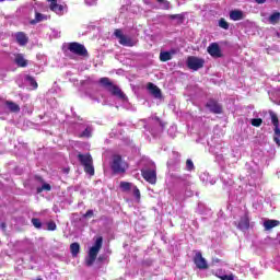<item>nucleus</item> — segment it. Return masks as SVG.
Returning <instances> with one entry per match:
<instances>
[{
	"label": "nucleus",
	"mask_w": 280,
	"mask_h": 280,
	"mask_svg": "<svg viewBox=\"0 0 280 280\" xmlns=\"http://www.w3.org/2000/svg\"><path fill=\"white\" fill-rule=\"evenodd\" d=\"M98 82L101 86H103V89H106V91L114 95V97H118V100H126V94L124 93V91H121L119 85L114 84L108 77L101 78Z\"/></svg>",
	"instance_id": "f257e3e1"
},
{
	"label": "nucleus",
	"mask_w": 280,
	"mask_h": 280,
	"mask_svg": "<svg viewBox=\"0 0 280 280\" xmlns=\"http://www.w3.org/2000/svg\"><path fill=\"white\" fill-rule=\"evenodd\" d=\"M77 159L81 163V165L84 167L85 174H89L90 176H95V167L93 166V156H91L90 153H86V154L79 153L77 155Z\"/></svg>",
	"instance_id": "f03ea898"
},
{
	"label": "nucleus",
	"mask_w": 280,
	"mask_h": 280,
	"mask_svg": "<svg viewBox=\"0 0 280 280\" xmlns=\"http://www.w3.org/2000/svg\"><path fill=\"white\" fill-rule=\"evenodd\" d=\"M104 244V237H96L94 245L89 250V259L86 260V266H91L95 264V259H97V255H100V250H102V246Z\"/></svg>",
	"instance_id": "7ed1b4c3"
},
{
	"label": "nucleus",
	"mask_w": 280,
	"mask_h": 280,
	"mask_svg": "<svg viewBox=\"0 0 280 280\" xmlns=\"http://www.w3.org/2000/svg\"><path fill=\"white\" fill-rule=\"evenodd\" d=\"M112 171L114 174H126V170H128V163L124 162V159L119 154L113 155Z\"/></svg>",
	"instance_id": "20e7f679"
},
{
	"label": "nucleus",
	"mask_w": 280,
	"mask_h": 280,
	"mask_svg": "<svg viewBox=\"0 0 280 280\" xmlns=\"http://www.w3.org/2000/svg\"><path fill=\"white\" fill-rule=\"evenodd\" d=\"M68 49L71 54H74V56H82L83 58H86V56H89V50H86V47L78 42L69 43Z\"/></svg>",
	"instance_id": "39448f33"
},
{
	"label": "nucleus",
	"mask_w": 280,
	"mask_h": 280,
	"mask_svg": "<svg viewBox=\"0 0 280 280\" xmlns=\"http://www.w3.org/2000/svg\"><path fill=\"white\" fill-rule=\"evenodd\" d=\"M271 117V124L273 126V141L280 148V128H279V116L272 110L269 112Z\"/></svg>",
	"instance_id": "423d86ee"
},
{
	"label": "nucleus",
	"mask_w": 280,
	"mask_h": 280,
	"mask_svg": "<svg viewBox=\"0 0 280 280\" xmlns=\"http://www.w3.org/2000/svg\"><path fill=\"white\" fill-rule=\"evenodd\" d=\"M186 65L188 69H191L192 71H198L199 69H202V67H205V59L196 56H189L187 58Z\"/></svg>",
	"instance_id": "0eeeda50"
},
{
	"label": "nucleus",
	"mask_w": 280,
	"mask_h": 280,
	"mask_svg": "<svg viewBox=\"0 0 280 280\" xmlns=\"http://www.w3.org/2000/svg\"><path fill=\"white\" fill-rule=\"evenodd\" d=\"M114 36L119 39V45H122V47H135V42L132 40V38L124 35L121 30L116 28L114 31Z\"/></svg>",
	"instance_id": "6e6552de"
},
{
	"label": "nucleus",
	"mask_w": 280,
	"mask_h": 280,
	"mask_svg": "<svg viewBox=\"0 0 280 280\" xmlns=\"http://www.w3.org/2000/svg\"><path fill=\"white\" fill-rule=\"evenodd\" d=\"M206 108H208V110L213 115H222L223 113L222 104H220L215 98L208 100Z\"/></svg>",
	"instance_id": "1a4fd4ad"
},
{
	"label": "nucleus",
	"mask_w": 280,
	"mask_h": 280,
	"mask_svg": "<svg viewBox=\"0 0 280 280\" xmlns=\"http://www.w3.org/2000/svg\"><path fill=\"white\" fill-rule=\"evenodd\" d=\"M234 225L238 231H248L250 229V217L248 215V212L241 217L238 222H234Z\"/></svg>",
	"instance_id": "9d476101"
},
{
	"label": "nucleus",
	"mask_w": 280,
	"mask_h": 280,
	"mask_svg": "<svg viewBox=\"0 0 280 280\" xmlns=\"http://www.w3.org/2000/svg\"><path fill=\"white\" fill-rule=\"evenodd\" d=\"M207 51L212 58H224V54H222V49L218 43H211L208 46Z\"/></svg>",
	"instance_id": "9b49d317"
},
{
	"label": "nucleus",
	"mask_w": 280,
	"mask_h": 280,
	"mask_svg": "<svg viewBox=\"0 0 280 280\" xmlns=\"http://www.w3.org/2000/svg\"><path fill=\"white\" fill-rule=\"evenodd\" d=\"M141 176L150 183V185H156V171L155 170H141Z\"/></svg>",
	"instance_id": "f8f14e48"
},
{
	"label": "nucleus",
	"mask_w": 280,
	"mask_h": 280,
	"mask_svg": "<svg viewBox=\"0 0 280 280\" xmlns=\"http://www.w3.org/2000/svg\"><path fill=\"white\" fill-rule=\"evenodd\" d=\"M194 262H195V266L199 270H207V268H209V265L207 264V259H205V257H202V253H200V252H198L195 255Z\"/></svg>",
	"instance_id": "ddd939ff"
},
{
	"label": "nucleus",
	"mask_w": 280,
	"mask_h": 280,
	"mask_svg": "<svg viewBox=\"0 0 280 280\" xmlns=\"http://www.w3.org/2000/svg\"><path fill=\"white\" fill-rule=\"evenodd\" d=\"M15 39L20 47H25V45L30 43V37H27V34H25V32L15 33Z\"/></svg>",
	"instance_id": "4468645a"
},
{
	"label": "nucleus",
	"mask_w": 280,
	"mask_h": 280,
	"mask_svg": "<svg viewBox=\"0 0 280 280\" xmlns=\"http://www.w3.org/2000/svg\"><path fill=\"white\" fill-rule=\"evenodd\" d=\"M148 89L151 95H153L158 100L162 97L161 89H159V86H156L154 83L152 82L148 83Z\"/></svg>",
	"instance_id": "2eb2a0df"
},
{
	"label": "nucleus",
	"mask_w": 280,
	"mask_h": 280,
	"mask_svg": "<svg viewBox=\"0 0 280 280\" xmlns=\"http://www.w3.org/2000/svg\"><path fill=\"white\" fill-rule=\"evenodd\" d=\"M47 1L50 3L49 9L51 10V12H56L58 14L65 10V7H62L61 4H58V0H47Z\"/></svg>",
	"instance_id": "dca6fc26"
},
{
	"label": "nucleus",
	"mask_w": 280,
	"mask_h": 280,
	"mask_svg": "<svg viewBox=\"0 0 280 280\" xmlns=\"http://www.w3.org/2000/svg\"><path fill=\"white\" fill-rule=\"evenodd\" d=\"M231 21H242L244 19V11L242 10H232L230 12Z\"/></svg>",
	"instance_id": "f3484780"
},
{
	"label": "nucleus",
	"mask_w": 280,
	"mask_h": 280,
	"mask_svg": "<svg viewBox=\"0 0 280 280\" xmlns=\"http://www.w3.org/2000/svg\"><path fill=\"white\" fill-rule=\"evenodd\" d=\"M15 65H18L19 67L25 68L27 67V59H25V57H23V54H18L15 55V59H14Z\"/></svg>",
	"instance_id": "a211bd4d"
},
{
	"label": "nucleus",
	"mask_w": 280,
	"mask_h": 280,
	"mask_svg": "<svg viewBox=\"0 0 280 280\" xmlns=\"http://www.w3.org/2000/svg\"><path fill=\"white\" fill-rule=\"evenodd\" d=\"M5 106H8L9 110H11V113H21V106H19V104H16L12 101H7Z\"/></svg>",
	"instance_id": "6ab92c4d"
},
{
	"label": "nucleus",
	"mask_w": 280,
	"mask_h": 280,
	"mask_svg": "<svg viewBox=\"0 0 280 280\" xmlns=\"http://www.w3.org/2000/svg\"><path fill=\"white\" fill-rule=\"evenodd\" d=\"M280 222L278 220H266L264 222V226L266 231H270L271 229H275L276 226H279Z\"/></svg>",
	"instance_id": "aec40b11"
},
{
	"label": "nucleus",
	"mask_w": 280,
	"mask_h": 280,
	"mask_svg": "<svg viewBox=\"0 0 280 280\" xmlns=\"http://www.w3.org/2000/svg\"><path fill=\"white\" fill-rule=\"evenodd\" d=\"M43 21H47V15L43 13L35 12V19L32 20L30 23L31 25H36V23H40Z\"/></svg>",
	"instance_id": "412c9836"
},
{
	"label": "nucleus",
	"mask_w": 280,
	"mask_h": 280,
	"mask_svg": "<svg viewBox=\"0 0 280 280\" xmlns=\"http://www.w3.org/2000/svg\"><path fill=\"white\" fill-rule=\"evenodd\" d=\"M93 136V129L91 127H86L80 135V139H91Z\"/></svg>",
	"instance_id": "4be33fe9"
},
{
	"label": "nucleus",
	"mask_w": 280,
	"mask_h": 280,
	"mask_svg": "<svg viewBox=\"0 0 280 280\" xmlns=\"http://www.w3.org/2000/svg\"><path fill=\"white\" fill-rule=\"evenodd\" d=\"M70 253L72 257H78V255L80 254V243H72L70 245Z\"/></svg>",
	"instance_id": "5701e85b"
},
{
	"label": "nucleus",
	"mask_w": 280,
	"mask_h": 280,
	"mask_svg": "<svg viewBox=\"0 0 280 280\" xmlns=\"http://www.w3.org/2000/svg\"><path fill=\"white\" fill-rule=\"evenodd\" d=\"M280 21V12H273L270 16H269V23L271 25H277V23H279Z\"/></svg>",
	"instance_id": "b1692460"
},
{
	"label": "nucleus",
	"mask_w": 280,
	"mask_h": 280,
	"mask_svg": "<svg viewBox=\"0 0 280 280\" xmlns=\"http://www.w3.org/2000/svg\"><path fill=\"white\" fill-rule=\"evenodd\" d=\"M160 60H161V62H167V61L172 60V52L161 51L160 52Z\"/></svg>",
	"instance_id": "393cba45"
},
{
	"label": "nucleus",
	"mask_w": 280,
	"mask_h": 280,
	"mask_svg": "<svg viewBox=\"0 0 280 280\" xmlns=\"http://www.w3.org/2000/svg\"><path fill=\"white\" fill-rule=\"evenodd\" d=\"M26 81L30 83V86H32V89H38V82H36V79H34V77L26 75Z\"/></svg>",
	"instance_id": "a878e982"
},
{
	"label": "nucleus",
	"mask_w": 280,
	"mask_h": 280,
	"mask_svg": "<svg viewBox=\"0 0 280 280\" xmlns=\"http://www.w3.org/2000/svg\"><path fill=\"white\" fill-rule=\"evenodd\" d=\"M168 19H171V21H174V20L177 19L178 23L183 24L184 21H185V15H183V14H171V15H168Z\"/></svg>",
	"instance_id": "bb28decb"
},
{
	"label": "nucleus",
	"mask_w": 280,
	"mask_h": 280,
	"mask_svg": "<svg viewBox=\"0 0 280 280\" xmlns=\"http://www.w3.org/2000/svg\"><path fill=\"white\" fill-rule=\"evenodd\" d=\"M120 189L122 191H130V189H132V184L129 182H120Z\"/></svg>",
	"instance_id": "cd10ccee"
},
{
	"label": "nucleus",
	"mask_w": 280,
	"mask_h": 280,
	"mask_svg": "<svg viewBox=\"0 0 280 280\" xmlns=\"http://www.w3.org/2000/svg\"><path fill=\"white\" fill-rule=\"evenodd\" d=\"M219 27H221L222 30H229L230 27L229 22H226L224 18H221L219 20Z\"/></svg>",
	"instance_id": "c85d7f7f"
},
{
	"label": "nucleus",
	"mask_w": 280,
	"mask_h": 280,
	"mask_svg": "<svg viewBox=\"0 0 280 280\" xmlns=\"http://www.w3.org/2000/svg\"><path fill=\"white\" fill-rule=\"evenodd\" d=\"M252 126H254L255 128H259V126H261V124H264V119L261 118H253L250 120Z\"/></svg>",
	"instance_id": "c756f323"
},
{
	"label": "nucleus",
	"mask_w": 280,
	"mask_h": 280,
	"mask_svg": "<svg viewBox=\"0 0 280 280\" xmlns=\"http://www.w3.org/2000/svg\"><path fill=\"white\" fill-rule=\"evenodd\" d=\"M32 224L35 226V229H43V222H40V219L38 218H33Z\"/></svg>",
	"instance_id": "7c9ffc66"
},
{
	"label": "nucleus",
	"mask_w": 280,
	"mask_h": 280,
	"mask_svg": "<svg viewBox=\"0 0 280 280\" xmlns=\"http://www.w3.org/2000/svg\"><path fill=\"white\" fill-rule=\"evenodd\" d=\"M186 170L188 172H194V170H195L194 161H191V160L186 161Z\"/></svg>",
	"instance_id": "2f4dec72"
},
{
	"label": "nucleus",
	"mask_w": 280,
	"mask_h": 280,
	"mask_svg": "<svg viewBox=\"0 0 280 280\" xmlns=\"http://www.w3.org/2000/svg\"><path fill=\"white\" fill-rule=\"evenodd\" d=\"M56 229H58V225H56V222L49 221L47 223V231H56Z\"/></svg>",
	"instance_id": "473e14b6"
},
{
	"label": "nucleus",
	"mask_w": 280,
	"mask_h": 280,
	"mask_svg": "<svg viewBox=\"0 0 280 280\" xmlns=\"http://www.w3.org/2000/svg\"><path fill=\"white\" fill-rule=\"evenodd\" d=\"M133 196L140 200L141 199V191L137 188V186L133 187Z\"/></svg>",
	"instance_id": "72a5a7b5"
},
{
	"label": "nucleus",
	"mask_w": 280,
	"mask_h": 280,
	"mask_svg": "<svg viewBox=\"0 0 280 280\" xmlns=\"http://www.w3.org/2000/svg\"><path fill=\"white\" fill-rule=\"evenodd\" d=\"M158 3L164 4V10H170V1L167 0H156Z\"/></svg>",
	"instance_id": "f704fd0d"
},
{
	"label": "nucleus",
	"mask_w": 280,
	"mask_h": 280,
	"mask_svg": "<svg viewBox=\"0 0 280 280\" xmlns=\"http://www.w3.org/2000/svg\"><path fill=\"white\" fill-rule=\"evenodd\" d=\"M221 280H234L235 277L233 275H224L220 277Z\"/></svg>",
	"instance_id": "c9c22d12"
},
{
	"label": "nucleus",
	"mask_w": 280,
	"mask_h": 280,
	"mask_svg": "<svg viewBox=\"0 0 280 280\" xmlns=\"http://www.w3.org/2000/svg\"><path fill=\"white\" fill-rule=\"evenodd\" d=\"M42 187H43L44 191H51V185H49V184H43Z\"/></svg>",
	"instance_id": "e433bc0d"
},
{
	"label": "nucleus",
	"mask_w": 280,
	"mask_h": 280,
	"mask_svg": "<svg viewBox=\"0 0 280 280\" xmlns=\"http://www.w3.org/2000/svg\"><path fill=\"white\" fill-rule=\"evenodd\" d=\"M83 218H93V210H88V211L84 213Z\"/></svg>",
	"instance_id": "4c0bfd02"
},
{
	"label": "nucleus",
	"mask_w": 280,
	"mask_h": 280,
	"mask_svg": "<svg viewBox=\"0 0 280 280\" xmlns=\"http://www.w3.org/2000/svg\"><path fill=\"white\" fill-rule=\"evenodd\" d=\"M35 180H38V183H45V179H43L40 175H36Z\"/></svg>",
	"instance_id": "58836bf2"
},
{
	"label": "nucleus",
	"mask_w": 280,
	"mask_h": 280,
	"mask_svg": "<svg viewBox=\"0 0 280 280\" xmlns=\"http://www.w3.org/2000/svg\"><path fill=\"white\" fill-rule=\"evenodd\" d=\"M98 261H105V259H106V256H104V255H102V256H98Z\"/></svg>",
	"instance_id": "ea45409f"
},
{
	"label": "nucleus",
	"mask_w": 280,
	"mask_h": 280,
	"mask_svg": "<svg viewBox=\"0 0 280 280\" xmlns=\"http://www.w3.org/2000/svg\"><path fill=\"white\" fill-rule=\"evenodd\" d=\"M255 1H256V3H258L259 5L266 3V0H255Z\"/></svg>",
	"instance_id": "a19ab883"
},
{
	"label": "nucleus",
	"mask_w": 280,
	"mask_h": 280,
	"mask_svg": "<svg viewBox=\"0 0 280 280\" xmlns=\"http://www.w3.org/2000/svg\"><path fill=\"white\" fill-rule=\"evenodd\" d=\"M43 191H45L43 186L37 188V194H43Z\"/></svg>",
	"instance_id": "79ce46f5"
},
{
	"label": "nucleus",
	"mask_w": 280,
	"mask_h": 280,
	"mask_svg": "<svg viewBox=\"0 0 280 280\" xmlns=\"http://www.w3.org/2000/svg\"><path fill=\"white\" fill-rule=\"evenodd\" d=\"M2 229H5V223H1Z\"/></svg>",
	"instance_id": "37998d69"
},
{
	"label": "nucleus",
	"mask_w": 280,
	"mask_h": 280,
	"mask_svg": "<svg viewBox=\"0 0 280 280\" xmlns=\"http://www.w3.org/2000/svg\"><path fill=\"white\" fill-rule=\"evenodd\" d=\"M155 119H156V121H161V118H159V117H156Z\"/></svg>",
	"instance_id": "c03bdc74"
},
{
	"label": "nucleus",
	"mask_w": 280,
	"mask_h": 280,
	"mask_svg": "<svg viewBox=\"0 0 280 280\" xmlns=\"http://www.w3.org/2000/svg\"><path fill=\"white\" fill-rule=\"evenodd\" d=\"M160 126H162V127H163V126H164V125H163V122H160Z\"/></svg>",
	"instance_id": "a18cd8bd"
},
{
	"label": "nucleus",
	"mask_w": 280,
	"mask_h": 280,
	"mask_svg": "<svg viewBox=\"0 0 280 280\" xmlns=\"http://www.w3.org/2000/svg\"><path fill=\"white\" fill-rule=\"evenodd\" d=\"M36 280H43L42 278H37Z\"/></svg>",
	"instance_id": "49530a36"
},
{
	"label": "nucleus",
	"mask_w": 280,
	"mask_h": 280,
	"mask_svg": "<svg viewBox=\"0 0 280 280\" xmlns=\"http://www.w3.org/2000/svg\"><path fill=\"white\" fill-rule=\"evenodd\" d=\"M3 1H5V0H0V3L3 2Z\"/></svg>",
	"instance_id": "de8ad7c7"
}]
</instances>
